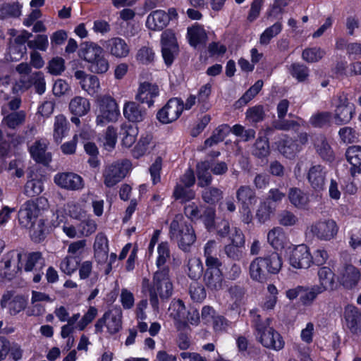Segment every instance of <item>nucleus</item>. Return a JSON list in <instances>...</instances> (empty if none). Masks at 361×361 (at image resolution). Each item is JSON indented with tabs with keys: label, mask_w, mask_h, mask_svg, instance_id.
<instances>
[{
	"label": "nucleus",
	"mask_w": 361,
	"mask_h": 361,
	"mask_svg": "<svg viewBox=\"0 0 361 361\" xmlns=\"http://www.w3.org/2000/svg\"><path fill=\"white\" fill-rule=\"evenodd\" d=\"M34 87L35 92L42 94L46 90V82L44 73L41 71L35 72L29 78L22 77L13 87L14 92L25 91Z\"/></svg>",
	"instance_id": "f3484780"
},
{
	"label": "nucleus",
	"mask_w": 361,
	"mask_h": 361,
	"mask_svg": "<svg viewBox=\"0 0 361 361\" xmlns=\"http://www.w3.org/2000/svg\"><path fill=\"white\" fill-rule=\"evenodd\" d=\"M183 111V102L178 98H172L160 109L157 115L162 123H169L177 120Z\"/></svg>",
	"instance_id": "dca6fc26"
},
{
	"label": "nucleus",
	"mask_w": 361,
	"mask_h": 361,
	"mask_svg": "<svg viewBox=\"0 0 361 361\" xmlns=\"http://www.w3.org/2000/svg\"><path fill=\"white\" fill-rule=\"evenodd\" d=\"M161 44L163 59L166 64L170 66L178 51L177 39L171 30H166L161 33Z\"/></svg>",
	"instance_id": "2eb2a0df"
},
{
	"label": "nucleus",
	"mask_w": 361,
	"mask_h": 361,
	"mask_svg": "<svg viewBox=\"0 0 361 361\" xmlns=\"http://www.w3.org/2000/svg\"><path fill=\"white\" fill-rule=\"evenodd\" d=\"M278 148L281 154L289 159L293 158L301 150V146L295 140L288 137L279 141Z\"/></svg>",
	"instance_id": "4c0bfd02"
},
{
	"label": "nucleus",
	"mask_w": 361,
	"mask_h": 361,
	"mask_svg": "<svg viewBox=\"0 0 361 361\" xmlns=\"http://www.w3.org/2000/svg\"><path fill=\"white\" fill-rule=\"evenodd\" d=\"M127 162H116L108 166L104 173V183L106 187H113L120 182L126 176Z\"/></svg>",
	"instance_id": "4be33fe9"
},
{
	"label": "nucleus",
	"mask_w": 361,
	"mask_h": 361,
	"mask_svg": "<svg viewBox=\"0 0 361 361\" xmlns=\"http://www.w3.org/2000/svg\"><path fill=\"white\" fill-rule=\"evenodd\" d=\"M42 191V183L38 179H32L28 180L25 185V194L28 197H34L38 195Z\"/></svg>",
	"instance_id": "774afa93"
},
{
	"label": "nucleus",
	"mask_w": 361,
	"mask_h": 361,
	"mask_svg": "<svg viewBox=\"0 0 361 361\" xmlns=\"http://www.w3.org/2000/svg\"><path fill=\"white\" fill-rule=\"evenodd\" d=\"M68 121L63 115H58L55 117L54 125V138L56 142H60L67 130Z\"/></svg>",
	"instance_id": "603ef678"
},
{
	"label": "nucleus",
	"mask_w": 361,
	"mask_h": 361,
	"mask_svg": "<svg viewBox=\"0 0 361 361\" xmlns=\"http://www.w3.org/2000/svg\"><path fill=\"white\" fill-rule=\"evenodd\" d=\"M47 142L45 140L35 141L29 149L31 157L38 163L48 164L51 160V156L47 152Z\"/></svg>",
	"instance_id": "bb28decb"
},
{
	"label": "nucleus",
	"mask_w": 361,
	"mask_h": 361,
	"mask_svg": "<svg viewBox=\"0 0 361 361\" xmlns=\"http://www.w3.org/2000/svg\"><path fill=\"white\" fill-rule=\"evenodd\" d=\"M331 118V114L328 111L317 112L310 118V123L316 128H321L328 124Z\"/></svg>",
	"instance_id": "69168bd1"
},
{
	"label": "nucleus",
	"mask_w": 361,
	"mask_h": 361,
	"mask_svg": "<svg viewBox=\"0 0 361 361\" xmlns=\"http://www.w3.org/2000/svg\"><path fill=\"white\" fill-rule=\"evenodd\" d=\"M253 154L258 157H264L269 154V145L266 136H259L253 148Z\"/></svg>",
	"instance_id": "680f3d73"
},
{
	"label": "nucleus",
	"mask_w": 361,
	"mask_h": 361,
	"mask_svg": "<svg viewBox=\"0 0 361 361\" xmlns=\"http://www.w3.org/2000/svg\"><path fill=\"white\" fill-rule=\"evenodd\" d=\"M94 257L98 263H104L108 259V240L102 235H98L94 245Z\"/></svg>",
	"instance_id": "ea45409f"
},
{
	"label": "nucleus",
	"mask_w": 361,
	"mask_h": 361,
	"mask_svg": "<svg viewBox=\"0 0 361 361\" xmlns=\"http://www.w3.org/2000/svg\"><path fill=\"white\" fill-rule=\"evenodd\" d=\"M46 201L44 199L39 198L35 201L28 200L20 207L18 211V219L20 224L27 228L31 230V235L35 241H39L44 238L43 223L39 221L37 224L38 228H35V223L39 214L40 209L39 204Z\"/></svg>",
	"instance_id": "20e7f679"
},
{
	"label": "nucleus",
	"mask_w": 361,
	"mask_h": 361,
	"mask_svg": "<svg viewBox=\"0 0 361 361\" xmlns=\"http://www.w3.org/2000/svg\"><path fill=\"white\" fill-rule=\"evenodd\" d=\"M69 109L75 116H83L90 111V102L86 97L75 96L70 101Z\"/></svg>",
	"instance_id": "f704fd0d"
},
{
	"label": "nucleus",
	"mask_w": 361,
	"mask_h": 361,
	"mask_svg": "<svg viewBox=\"0 0 361 361\" xmlns=\"http://www.w3.org/2000/svg\"><path fill=\"white\" fill-rule=\"evenodd\" d=\"M347 161L351 164L350 174L355 177L361 174V147L353 145L349 147L345 152Z\"/></svg>",
	"instance_id": "c85d7f7f"
},
{
	"label": "nucleus",
	"mask_w": 361,
	"mask_h": 361,
	"mask_svg": "<svg viewBox=\"0 0 361 361\" xmlns=\"http://www.w3.org/2000/svg\"><path fill=\"white\" fill-rule=\"evenodd\" d=\"M119 134L122 137V145L130 147L135 143L138 134V128L127 123L121 125Z\"/></svg>",
	"instance_id": "c9c22d12"
},
{
	"label": "nucleus",
	"mask_w": 361,
	"mask_h": 361,
	"mask_svg": "<svg viewBox=\"0 0 361 361\" xmlns=\"http://www.w3.org/2000/svg\"><path fill=\"white\" fill-rule=\"evenodd\" d=\"M212 92V85L207 83L202 85L197 94V105L201 111H207L210 108L208 99Z\"/></svg>",
	"instance_id": "6e6d98bb"
},
{
	"label": "nucleus",
	"mask_w": 361,
	"mask_h": 361,
	"mask_svg": "<svg viewBox=\"0 0 361 361\" xmlns=\"http://www.w3.org/2000/svg\"><path fill=\"white\" fill-rule=\"evenodd\" d=\"M78 228L80 237H88L96 231L97 225L96 221L87 215L78 224Z\"/></svg>",
	"instance_id": "3c124183"
},
{
	"label": "nucleus",
	"mask_w": 361,
	"mask_h": 361,
	"mask_svg": "<svg viewBox=\"0 0 361 361\" xmlns=\"http://www.w3.org/2000/svg\"><path fill=\"white\" fill-rule=\"evenodd\" d=\"M325 55V51L320 47L306 48L302 53V58L308 63H315L321 60Z\"/></svg>",
	"instance_id": "4d7b16f0"
},
{
	"label": "nucleus",
	"mask_w": 361,
	"mask_h": 361,
	"mask_svg": "<svg viewBox=\"0 0 361 361\" xmlns=\"http://www.w3.org/2000/svg\"><path fill=\"white\" fill-rule=\"evenodd\" d=\"M47 68L50 74L59 75L65 70V61L61 57H54L49 61Z\"/></svg>",
	"instance_id": "338daca9"
},
{
	"label": "nucleus",
	"mask_w": 361,
	"mask_h": 361,
	"mask_svg": "<svg viewBox=\"0 0 361 361\" xmlns=\"http://www.w3.org/2000/svg\"><path fill=\"white\" fill-rule=\"evenodd\" d=\"M124 117L133 123L142 122L146 116L145 109L135 102H126L123 105Z\"/></svg>",
	"instance_id": "a878e982"
},
{
	"label": "nucleus",
	"mask_w": 361,
	"mask_h": 361,
	"mask_svg": "<svg viewBox=\"0 0 361 361\" xmlns=\"http://www.w3.org/2000/svg\"><path fill=\"white\" fill-rule=\"evenodd\" d=\"M170 18L163 10H156L147 18L146 26L151 30H163L169 24Z\"/></svg>",
	"instance_id": "cd10ccee"
},
{
	"label": "nucleus",
	"mask_w": 361,
	"mask_h": 361,
	"mask_svg": "<svg viewBox=\"0 0 361 361\" xmlns=\"http://www.w3.org/2000/svg\"><path fill=\"white\" fill-rule=\"evenodd\" d=\"M188 38L191 46L196 47L204 44L207 40V35L203 27L194 25L188 28Z\"/></svg>",
	"instance_id": "e433bc0d"
},
{
	"label": "nucleus",
	"mask_w": 361,
	"mask_h": 361,
	"mask_svg": "<svg viewBox=\"0 0 361 361\" xmlns=\"http://www.w3.org/2000/svg\"><path fill=\"white\" fill-rule=\"evenodd\" d=\"M74 77L78 81L82 90L88 95L95 97L99 94L101 86L99 80L96 75L78 70L74 73Z\"/></svg>",
	"instance_id": "6ab92c4d"
},
{
	"label": "nucleus",
	"mask_w": 361,
	"mask_h": 361,
	"mask_svg": "<svg viewBox=\"0 0 361 361\" xmlns=\"http://www.w3.org/2000/svg\"><path fill=\"white\" fill-rule=\"evenodd\" d=\"M168 311L178 330L185 329L188 324L197 325L200 320L199 312L195 309L187 310L180 300H172Z\"/></svg>",
	"instance_id": "423d86ee"
},
{
	"label": "nucleus",
	"mask_w": 361,
	"mask_h": 361,
	"mask_svg": "<svg viewBox=\"0 0 361 361\" xmlns=\"http://www.w3.org/2000/svg\"><path fill=\"white\" fill-rule=\"evenodd\" d=\"M275 205L271 204V202L266 201L261 202L256 214L258 220L262 223L267 221L275 211Z\"/></svg>",
	"instance_id": "e2e57ef3"
},
{
	"label": "nucleus",
	"mask_w": 361,
	"mask_h": 361,
	"mask_svg": "<svg viewBox=\"0 0 361 361\" xmlns=\"http://www.w3.org/2000/svg\"><path fill=\"white\" fill-rule=\"evenodd\" d=\"M202 197L205 202L213 204L222 199L223 192L217 188H207L202 191Z\"/></svg>",
	"instance_id": "052dcab7"
},
{
	"label": "nucleus",
	"mask_w": 361,
	"mask_h": 361,
	"mask_svg": "<svg viewBox=\"0 0 361 361\" xmlns=\"http://www.w3.org/2000/svg\"><path fill=\"white\" fill-rule=\"evenodd\" d=\"M360 277V271L350 264H345L338 272V282L348 290L354 289L358 285Z\"/></svg>",
	"instance_id": "a211bd4d"
},
{
	"label": "nucleus",
	"mask_w": 361,
	"mask_h": 361,
	"mask_svg": "<svg viewBox=\"0 0 361 361\" xmlns=\"http://www.w3.org/2000/svg\"><path fill=\"white\" fill-rule=\"evenodd\" d=\"M317 276L319 283L317 286L321 288L320 289L324 292L334 290L335 286L334 273L329 267H320L318 269Z\"/></svg>",
	"instance_id": "2f4dec72"
},
{
	"label": "nucleus",
	"mask_w": 361,
	"mask_h": 361,
	"mask_svg": "<svg viewBox=\"0 0 361 361\" xmlns=\"http://www.w3.org/2000/svg\"><path fill=\"white\" fill-rule=\"evenodd\" d=\"M122 312L121 310H112L106 312L94 324L95 333H102L103 327L106 328L107 333L114 335L122 329Z\"/></svg>",
	"instance_id": "f8f14e48"
},
{
	"label": "nucleus",
	"mask_w": 361,
	"mask_h": 361,
	"mask_svg": "<svg viewBox=\"0 0 361 361\" xmlns=\"http://www.w3.org/2000/svg\"><path fill=\"white\" fill-rule=\"evenodd\" d=\"M106 48L109 53L116 58H126L130 53V47L124 39L114 37L107 41Z\"/></svg>",
	"instance_id": "c756f323"
},
{
	"label": "nucleus",
	"mask_w": 361,
	"mask_h": 361,
	"mask_svg": "<svg viewBox=\"0 0 361 361\" xmlns=\"http://www.w3.org/2000/svg\"><path fill=\"white\" fill-rule=\"evenodd\" d=\"M282 267V260L276 252H272L264 257H256L249 267L250 278L255 281L263 283L267 279V271L276 274Z\"/></svg>",
	"instance_id": "39448f33"
},
{
	"label": "nucleus",
	"mask_w": 361,
	"mask_h": 361,
	"mask_svg": "<svg viewBox=\"0 0 361 361\" xmlns=\"http://www.w3.org/2000/svg\"><path fill=\"white\" fill-rule=\"evenodd\" d=\"M271 318L262 319L258 314H254L252 323L255 329L257 341L266 348L279 351L285 346L281 335L271 326Z\"/></svg>",
	"instance_id": "f257e3e1"
},
{
	"label": "nucleus",
	"mask_w": 361,
	"mask_h": 361,
	"mask_svg": "<svg viewBox=\"0 0 361 361\" xmlns=\"http://www.w3.org/2000/svg\"><path fill=\"white\" fill-rule=\"evenodd\" d=\"M236 199L240 204V213L242 221L249 224L252 220L250 207L257 202L255 190L249 185H240L236 190Z\"/></svg>",
	"instance_id": "9b49d317"
},
{
	"label": "nucleus",
	"mask_w": 361,
	"mask_h": 361,
	"mask_svg": "<svg viewBox=\"0 0 361 361\" xmlns=\"http://www.w3.org/2000/svg\"><path fill=\"white\" fill-rule=\"evenodd\" d=\"M173 196L175 200L183 203L195 199V192L188 187H184L182 184H176Z\"/></svg>",
	"instance_id": "de8ad7c7"
},
{
	"label": "nucleus",
	"mask_w": 361,
	"mask_h": 361,
	"mask_svg": "<svg viewBox=\"0 0 361 361\" xmlns=\"http://www.w3.org/2000/svg\"><path fill=\"white\" fill-rule=\"evenodd\" d=\"M343 326L353 334L361 333V311L353 305H348L343 311Z\"/></svg>",
	"instance_id": "aec40b11"
},
{
	"label": "nucleus",
	"mask_w": 361,
	"mask_h": 361,
	"mask_svg": "<svg viewBox=\"0 0 361 361\" xmlns=\"http://www.w3.org/2000/svg\"><path fill=\"white\" fill-rule=\"evenodd\" d=\"M332 104L335 107V123L340 126L349 123L355 114V107L349 102L348 95L344 92L338 93L333 98Z\"/></svg>",
	"instance_id": "1a4fd4ad"
},
{
	"label": "nucleus",
	"mask_w": 361,
	"mask_h": 361,
	"mask_svg": "<svg viewBox=\"0 0 361 361\" xmlns=\"http://www.w3.org/2000/svg\"><path fill=\"white\" fill-rule=\"evenodd\" d=\"M79 56L87 63V70L94 74H104L109 69V62L103 48L94 42L82 43Z\"/></svg>",
	"instance_id": "f03ea898"
},
{
	"label": "nucleus",
	"mask_w": 361,
	"mask_h": 361,
	"mask_svg": "<svg viewBox=\"0 0 361 361\" xmlns=\"http://www.w3.org/2000/svg\"><path fill=\"white\" fill-rule=\"evenodd\" d=\"M288 199L290 203L298 209H305L309 203L307 194L298 188H291L289 190Z\"/></svg>",
	"instance_id": "a19ab883"
},
{
	"label": "nucleus",
	"mask_w": 361,
	"mask_h": 361,
	"mask_svg": "<svg viewBox=\"0 0 361 361\" xmlns=\"http://www.w3.org/2000/svg\"><path fill=\"white\" fill-rule=\"evenodd\" d=\"M231 132V128L227 124L219 126L216 128L212 136L204 141V147H211L222 142Z\"/></svg>",
	"instance_id": "c03bdc74"
},
{
	"label": "nucleus",
	"mask_w": 361,
	"mask_h": 361,
	"mask_svg": "<svg viewBox=\"0 0 361 361\" xmlns=\"http://www.w3.org/2000/svg\"><path fill=\"white\" fill-rule=\"evenodd\" d=\"M26 118V114L24 111H13L5 115L2 120V124L10 129H16L22 126Z\"/></svg>",
	"instance_id": "37998d69"
},
{
	"label": "nucleus",
	"mask_w": 361,
	"mask_h": 361,
	"mask_svg": "<svg viewBox=\"0 0 361 361\" xmlns=\"http://www.w3.org/2000/svg\"><path fill=\"white\" fill-rule=\"evenodd\" d=\"M288 69L292 77L298 82H304L309 77V69L303 64L293 63L288 67Z\"/></svg>",
	"instance_id": "864d4df0"
},
{
	"label": "nucleus",
	"mask_w": 361,
	"mask_h": 361,
	"mask_svg": "<svg viewBox=\"0 0 361 361\" xmlns=\"http://www.w3.org/2000/svg\"><path fill=\"white\" fill-rule=\"evenodd\" d=\"M154 146L153 137L151 134L142 135L133 150V157L139 158L145 155Z\"/></svg>",
	"instance_id": "58836bf2"
},
{
	"label": "nucleus",
	"mask_w": 361,
	"mask_h": 361,
	"mask_svg": "<svg viewBox=\"0 0 361 361\" xmlns=\"http://www.w3.org/2000/svg\"><path fill=\"white\" fill-rule=\"evenodd\" d=\"M171 238L178 240L179 247L183 251H188L195 243L196 235L190 224L184 221L181 214L176 215L170 226Z\"/></svg>",
	"instance_id": "0eeeda50"
},
{
	"label": "nucleus",
	"mask_w": 361,
	"mask_h": 361,
	"mask_svg": "<svg viewBox=\"0 0 361 361\" xmlns=\"http://www.w3.org/2000/svg\"><path fill=\"white\" fill-rule=\"evenodd\" d=\"M79 258L71 255L66 257L60 264V269L63 273L71 275L78 268Z\"/></svg>",
	"instance_id": "0e129e2a"
},
{
	"label": "nucleus",
	"mask_w": 361,
	"mask_h": 361,
	"mask_svg": "<svg viewBox=\"0 0 361 361\" xmlns=\"http://www.w3.org/2000/svg\"><path fill=\"white\" fill-rule=\"evenodd\" d=\"M22 5L18 2L6 3L0 9V16L3 18L8 17H18L21 14Z\"/></svg>",
	"instance_id": "bf43d9fd"
},
{
	"label": "nucleus",
	"mask_w": 361,
	"mask_h": 361,
	"mask_svg": "<svg viewBox=\"0 0 361 361\" xmlns=\"http://www.w3.org/2000/svg\"><path fill=\"white\" fill-rule=\"evenodd\" d=\"M159 90L157 85L145 82L140 85L135 99L140 103L147 104L149 107H151L154 105V99L159 95Z\"/></svg>",
	"instance_id": "b1692460"
},
{
	"label": "nucleus",
	"mask_w": 361,
	"mask_h": 361,
	"mask_svg": "<svg viewBox=\"0 0 361 361\" xmlns=\"http://www.w3.org/2000/svg\"><path fill=\"white\" fill-rule=\"evenodd\" d=\"M169 267L159 268L153 276L152 285L149 288V300L154 311L159 310V297L168 299L173 294V283Z\"/></svg>",
	"instance_id": "7ed1b4c3"
},
{
	"label": "nucleus",
	"mask_w": 361,
	"mask_h": 361,
	"mask_svg": "<svg viewBox=\"0 0 361 361\" xmlns=\"http://www.w3.org/2000/svg\"><path fill=\"white\" fill-rule=\"evenodd\" d=\"M219 249L215 240H209L204 247L206 267L221 266L222 263L218 257Z\"/></svg>",
	"instance_id": "72a5a7b5"
},
{
	"label": "nucleus",
	"mask_w": 361,
	"mask_h": 361,
	"mask_svg": "<svg viewBox=\"0 0 361 361\" xmlns=\"http://www.w3.org/2000/svg\"><path fill=\"white\" fill-rule=\"evenodd\" d=\"M282 30V24L276 22L271 26L267 27L260 35L259 43L262 45H267L271 39L278 35Z\"/></svg>",
	"instance_id": "13d9d810"
},
{
	"label": "nucleus",
	"mask_w": 361,
	"mask_h": 361,
	"mask_svg": "<svg viewBox=\"0 0 361 361\" xmlns=\"http://www.w3.org/2000/svg\"><path fill=\"white\" fill-rule=\"evenodd\" d=\"M309 229L317 239L322 241H330L336 237L339 227L334 219H328L313 223Z\"/></svg>",
	"instance_id": "ddd939ff"
},
{
	"label": "nucleus",
	"mask_w": 361,
	"mask_h": 361,
	"mask_svg": "<svg viewBox=\"0 0 361 361\" xmlns=\"http://www.w3.org/2000/svg\"><path fill=\"white\" fill-rule=\"evenodd\" d=\"M65 210L70 217L73 219L81 221L87 216V212L85 205L77 202H69L65 206Z\"/></svg>",
	"instance_id": "a18cd8bd"
},
{
	"label": "nucleus",
	"mask_w": 361,
	"mask_h": 361,
	"mask_svg": "<svg viewBox=\"0 0 361 361\" xmlns=\"http://www.w3.org/2000/svg\"><path fill=\"white\" fill-rule=\"evenodd\" d=\"M44 265V260L39 252L24 253L23 269L25 271H32L37 267L42 268Z\"/></svg>",
	"instance_id": "79ce46f5"
},
{
	"label": "nucleus",
	"mask_w": 361,
	"mask_h": 361,
	"mask_svg": "<svg viewBox=\"0 0 361 361\" xmlns=\"http://www.w3.org/2000/svg\"><path fill=\"white\" fill-rule=\"evenodd\" d=\"M188 276L193 279H198L203 271V264L198 257H192L188 259L187 264Z\"/></svg>",
	"instance_id": "5fc2aeb1"
},
{
	"label": "nucleus",
	"mask_w": 361,
	"mask_h": 361,
	"mask_svg": "<svg viewBox=\"0 0 361 361\" xmlns=\"http://www.w3.org/2000/svg\"><path fill=\"white\" fill-rule=\"evenodd\" d=\"M314 145L317 153L322 159L328 161L334 160V152L324 135L316 136L314 140Z\"/></svg>",
	"instance_id": "473e14b6"
},
{
	"label": "nucleus",
	"mask_w": 361,
	"mask_h": 361,
	"mask_svg": "<svg viewBox=\"0 0 361 361\" xmlns=\"http://www.w3.org/2000/svg\"><path fill=\"white\" fill-rule=\"evenodd\" d=\"M221 267H207L204 274V282L205 286L212 290H219L222 288L224 278L220 269Z\"/></svg>",
	"instance_id": "393cba45"
},
{
	"label": "nucleus",
	"mask_w": 361,
	"mask_h": 361,
	"mask_svg": "<svg viewBox=\"0 0 361 361\" xmlns=\"http://www.w3.org/2000/svg\"><path fill=\"white\" fill-rule=\"evenodd\" d=\"M97 102V125L104 126L108 123L116 122L121 114L116 100L109 95H104L98 99Z\"/></svg>",
	"instance_id": "6e6552de"
},
{
	"label": "nucleus",
	"mask_w": 361,
	"mask_h": 361,
	"mask_svg": "<svg viewBox=\"0 0 361 361\" xmlns=\"http://www.w3.org/2000/svg\"><path fill=\"white\" fill-rule=\"evenodd\" d=\"M209 161H202L197 164V173L198 185L203 188L209 185L212 180V176L209 171Z\"/></svg>",
	"instance_id": "49530a36"
},
{
	"label": "nucleus",
	"mask_w": 361,
	"mask_h": 361,
	"mask_svg": "<svg viewBox=\"0 0 361 361\" xmlns=\"http://www.w3.org/2000/svg\"><path fill=\"white\" fill-rule=\"evenodd\" d=\"M263 86L262 80H257L235 103V108L246 105L258 92Z\"/></svg>",
	"instance_id": "09e8293b"
},
{
	"label": "nucleus",
	"mask_w": 361,
	"mask_h": 361,
	"mask_svg": "<svg viewBox=\"0 0 361 361\" xmlns=\"http://www.w3.org/2000/svg\"><path fill=\"white\" fill-rule=\"evenodd\" d=\"M327 170L321 164H314L307 171L306 177L312 188L316 191L322 190L326 183Z\"/></svg>",
	"instance_id": "5701e85b"
},
{
	"label": "nucleus",
	"mask_w": 361,
	"mask_h": 361,
	"mask_svg": "<svg viewBox=\"0 0 361 361\" xmlns=\"http://www.w3.org/2000/svg\"><path fill=\"white\" fill-rule=\"evenodd\" d=\"M54 183L68 190H80L85 186L83 178L72 172L59 173L54 176Z\"/></svg>",
	"instance_id": "412c9836"
},
{
	"label": "nucleus",
	"mask_w": 361,
	"mask_h": 361,
	"mask_svg": "<svg viewBox=\"0 0 361 361\" xmlns=\"http://www.w3.org/2000/svg\"><path fill=\"white\" fill-rule=\"evenodd\" d=\"M267 241L275 250H281L288 244L285 231L281 227H274L267 233Z\"/></svg>",
	"instance_id": "7c9ffc66"
},
{
	"label": "nucleus",
	"mask_w": 361,
	"mask_h": 361,
	"mask_svg": "<svg viewBox=\"0 0 361 361\" xmlns=\"http://www.w3.org/2000/svg\"><path fill=\"white\" fill-rule=\"evenodd\" d=\"M24 252L14 250L4 255L1 259L0 275L6 279H11L23 268Z\"/></svg>",
	"instance_id": "9d476101"
},
{
	"label": "nucleus",
	"mask_w": 361,
	"mask_h": 361,
	"mask_svg": "<svg viewBox=\"0 0 361 361\" xmlns=\"http://www.w3.org/2000/svg\"><path fill=\"white\" fill-rule=\"evenodd\" d=\"M317 286L314 285L311 287L305 286V290L300 296V301L303 305L310 306L316 300L317 296L324 293Z\"/></svg>",
	"instance_id": "8fccbe9b"
},
{
	"label": "nucleus",
	"mask_w": 361,
	"mask_h": 361,
	"mask_svg": "<svg viewBox=\"0 0 361 361\" xmlns=\"http://www.w3.org/2000/svg\"><path fill=\"white\" fill-rule=\"evenodd\" d=\"M288 261L290 265L295 269H308L312 264L310 248L304 244L294 247L289 255Z\"/></svg>",
	"instance_id": "4468645a"
}]
</instances>
